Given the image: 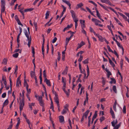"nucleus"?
Segmentation results:
<instances>
[{
    "label": "nucleus",
    "mask_w": 129,
    "mask_h": 129,
    "mask_svg": "<svg viewBox=\"0 0 129 129\" xmlns=\"http://www.w3.org/2000/svg\"><path fill=\"white\" fill-rule=\"evenodd\" d=\"M19 55V54L18 53H16L15 54H13V56L14 57L16 58H17Z\"/></svg>",
    "instance_id": "473e14b6"
},
{
    "label": "nucleus",
    "mask_w": 129,
    "mask_h": 129,
    "mask_svg": "<svg viewBox=\"0 0 129 129\" xmlns=\"http://www.w3.org/2000/svg\"><path fill=\"white\" fill-rule=\"evenodd\" d=\"M23 9H20L19 10V11L21 13L22 15H23V14H24V13L22 10Z\"/></svg>",
    "instance_id": "680f3d73"
},
{
    "label": "nucleus",
    "mask_w": 129,
    "mask_h": 129,
    "mask_svg": "<svg viewBox=\"0 0 129 129\" xmlns=\"http://www.w3.org/2000/svg\"><path fill=\"white\" fill-rule=\"evenodd\" d=\"M89 60V59L88 58L87 59H85L84 61H83L82 62L84 64L88 63Z\"/></svg>",
    "instance_id": "a878e982"
},
{
    "label": "nucleus",
    "mask_w": 129,
    "mask_h": 129,
    "mask_svg": "<svg viewBox=\"0 0 129 129\" xmlns=\"http://www.w3.org/2000/svg\"><path fill=\"white\" fill-rule=\"evenodd\" d=\"M91 20L93 22L95 23V24L96 25H98L99 23H101V22L100 21L94 18H92Z\"/></svg>",
    "instance_id": "7ed1b4c3"
},
{
    "label": "nucleus",
    "mask_w": 129,
    "mask_h": 129,
    "mask_svg": "<svg viewBox=\"0 0 129 129\" xmlns=\"http://www.w3.org/2000/svg\"><path fill=\"white\" fill-rule=\"evenodd\" d=\"M117 45L119 47H120L122 49V50H123V48L122 46V45L120 44L119 42L117 44Z\"/></svg>",
    "instance_id": "58836bf2"
},
{
    "label": "nucleus",
    "mask_w": 129,
    "mask_h": 129,
    "mask_svg": "<svg viewBox=\"0 0 129 129\" xmlns=\"http://www.w3.org/2000/svg\"><path fill=\"white\" fill-rule=\"evenodd\" d=\"M24 33L26 37L27 38V40L28 41L27 45L29 47V48L30 47V45L31 44V36L29 37V34H28V33L26 29H25L24 30Z\"/></svg>",
    "instance_id": "f257e3e1"
},
{
    "label": "nucleus",
    "mask_w": 129,
    "mask_h": 129,
    "mask_svg": "<svg viewBox=\"0 0 129 129\" xmlns=\"http://www.w3.org/2000/svg\"><path fill=\"white\" fill-rule=\"evenodd\" d=\"M110 79L111 80V81H112L113 83H115L116 82V80L114 78H111Z\"/></svg>",
    "instance_id": "49530a36"
},
{
    "label": "nucleus",
    "mask_w": 129,
    "mask_h": 129,
    "mask_svg": "<svg viewBox=\"0 0 129 129\" xmlns=\"http://www.w3.org/2000/svg\"><path fill=\"white\" fill-rule=\"evenodd\" d=\"M5 106H7L9 103V101L8 99L6 100L3 103Z\"/></svg>",
    "instance_id": "c9c22d12"
},
{
    "label": "nucleus",
    "mask_w": 129,
    "mask_h": 129,
    "mask_svg": "<svg viewBox=\"0 0 129 129\" xmlns=\"http://www.w3.org/2000/svg\"><path fill=\"white\" fill-rule=\"evenodd\" d=\"M96 16L97 17L99 18H100L101 17V16L100 14L99 13V12L97 9L96 8Z\"/></svg>",
    "instance_id": "412c9836"
},
{
    "label": "nucleus",
    "mask_w": 129,
    "mask_h": 129,
    "mask_svg": "<svg viewBox=\"0 0 129 129\" xmlns=\"http://www.w3.org/2000/svg\"><path fill=\"white\" fill-rule=\"evenodd\" d=\"M66 111L65 110V109H63V110L61 113L62 114H64L66 113Z\"/></svg>",
    "instance_id": "774afa93"
},
{
    "label": "nucleus",
    "mask_w": 129,
    "mask_h": 129,
    "mask_svg": "<svg viewBox=\"0 0 129 129\" xmlns=\"http://www.w3.org/2000/svg\"><path fill=\"white\" fill-rule=\"evenodd\" d=\"M35 80V82L36 85H38V80L36 76L34 78Z\"/></svg>",
    "instance_id": "bf43d9fd"
},
{
    "label": "nucleus",
    "mask_w": 129,
    "mask_h": 129,
    "mask_svg": "<svg viewBox=\"0 0 129 129\" xmlns=\"http://www.w3.org/2000/svg\"><path fill=\"white\" fill-rule=\"evenodd\" d=\"M15 19L16 21L19 20L18 17L17 15H16L15 16Z\"/></svg>",
    "instance_id": "338daca9"
},
{
    "label": "nucleus",
    "mask_w": 129,
    "mask_h": 129,
    "mask_svg": "<svg viewBox=\"0 0 129 129\" xmlns=\"http://www.w3.org/2000/svg\"><path fill=\"white\" fill-rule=\"evenodd\" d=\"M51 53H52L53 54V51H54V48L53 46V45L52 44H51Z\"/></svg>",
    "instance_id": "052dcab7"
},
{
    "label": "nucleus",
    "mask_w": 129,
    "mask_h": 129,
    "mask_svg": "<svg viewBox=\"0 0 129 129\" xmlns=\"http://www.w3.org/2000/svg\"><path fill=\"white\" fill-rule=\"evenodd\" d=\"M87 77H88V76H89V68L88 67V65H87Z\"/></svg>",
    "instance_id": "7c9ffc66"
},
{
    "label": "nucleus",
    "mask_w": 129,
    "mask_h": 129,
    "mask_svg": "<svg viewBox=\"0 0 129 129\" xmlns=\"http://www.w3.org/2000/svg\"><path fill=\"white\" fill-rule=\"evenodd\" d=\"M92 114V112H91L90 113V115L88 117V121H91V118H90V117L91 116Z\"/></svg>",
    "instance_id": "69168bd1"
},
{
    "label": "nucleus",
    "mask_w": 129,
    "mask_h": 129,
    "mask_svg": "<svg viewBox=\"0 0 129 129\" xmlns=\"http://www.w3.org/2000/svg\"><path fill=\"white\" fill-rule=\"evenodd\" d=\"M17 22L18 23V24L20 25H21L22 26H23V25L21 23L20 21V20H18L17 21Z\"/></svg>",
    "instance_id": "603ef678"
},
{
    "label": "nucleus",
    "mask_w": 129,
    "mask_h": 129,
    "mask_svg": "<svg viewBox=\"0 0 129 129\" xmlns=\"http://www.w3.org/2000/svg\"><path fill=\"white\" fill-rule=\"evenodd\" d=\"M39 103L41 106H42V107H43V106H44V102L43 101L39 102Z\"/></svg>",
    "instance_id": "09e8293b"
},
{
    "label": "nucleus",
    "mask_w": 129,
    "mask_h": 129,
    "mask_svg": "<svg viewBox=\"0 0 129 129\" xmlns=\"http://www.w3.org/2000/svg\"><path fill=\"white\" fill-rule=\"evenodd\" d=\"M54 100L55 102L56 103L59 102L58 97H56L54 98Z\"/></svg>",
    "instance_id": "4c0bfd02"
},
{
    "label": "nucleus",
    "mask_w": 129,
    "mask_h": 129,
    "mask_svg": "<svg viewBox=\"0 0 129 129\" xmlns=\"http://www.w3.org/2000/svg\"><path fill=\"white\" fill-rule=\"evenodd\" d=\"M30 76L31 78H34L36 76L35 75V71H31L30 73Z\"/></svg>",
    "instance_id": "1a4fd4ad"
},
{
    "label": "nucleus",
    "mask_w": 129,
    "mask_h": 129,
    "mask_svg": "<svg viewBox=\"0 0 129 129\" xmlns=\"http://www.w3.org/2000/svg\"><path fill=\"white\" fill-rule=\"evenodd\" d=\"M90 111L89 110H87L83 114V115L82 116V118L81 120V121H83L84 120V117L85 116V118L86 119Z\"/></svg>",
    "instance_id": "f03ea898"
},
{
    "label": "nucleus",
    "mask_w": 129,
    "mask_h": 129,
    "mask_svg": "<svg viewBox=\"0 0 129 129\" xmlns=\"http://www.w3.org/2000/svg\"><path fill=\"white\" fill-rule=\"evenodd\" d=\"M20 84L21 85V80H19V81H18V82H17V80L16 81V86L17 87H18L19 86V84Z\"/></svg>",
    "instance_id": "a211bd4d"
},
{
    "label": "nucleus",
    "mask_w": 129,
    "mask_h": 129,
    "mask_svg": "<svg viewBox=\"0 0 129 129\" xmlns=\"http://www.w3.org/2000/svg\"><path fill=\"white\" fill-rule=\"evenodd\" d=\"M1 7L5 6V4L4 0H1Z\"/></svg>",
    "instance_id": "6ab92c4d"
},
{
    "label": "nucleus",
    "mask_w": 129,
    "mask_h": 129,
    "mask_svg": "<svg viewBox=\"0 0 129 129\" xmlns=\"http://www.w3.org/2000/svg\"><path fill=\"white\" fill-rule=\"evenodd\" d=\"M6 92L4 93H3L2 95V97L4 98H5L6 96Z\"/></svg>",
    "instance_id": "864d4df0"
},
{
    "label": "nucleus",
    "mask_w": 129,
    "mask_h": 129,
    "mask_svg": "<svg viewBox=\"0 0 129 129\" xmlns=\"http://www.w3.org/2000/svg\"><path fill=\"white\" fill-rule=\"evenodd\" d=\"M113 89L114 92L115 93H117V91L116 89V86L115 85L113 86Z\"/></svg>",
    "instance_id": "b1692460"
},
{
    "label": "nucleus",
    "mask_w": 129,
    "mask_h": 129,
    "mask_svg": "<svg viewBox=\"0 0 129 129\" xmlns=\"http://www.w3.org/2000/svg\"><path fill=\"white\" fill-rule=\"evenodd\" d=\"M85 44L84 42L83 41H81L80 44H78V46L77 47V50L81 48L82 46L84 45Z\"/></svg>",
    "instance_id": "9b49d317"
},
{
    "label": "nucleus",
    "mask_w": 129,
    "mask_h": 129,
    "mask_svg": "<svg viewBox=\"0 0 129 129\" xmlns=\"http://www.w3.org/2000/svg\"><path fill=\"white\" fill-rule=\"evenodd\" d=\"M34 9L33 8H29L25 9L24 10L25 12H27L29 11H32Z\"/></svg>",
    "instance_id": "cd10ccee"
},
{
    "label": "nucleus",
    "mask_w": 129,
    "mask_h": 129,
    "mask_svg": "<svg viewBox=\"0 0 129 129\" xmlns=\"http://www.w3.org/2000/svg\"><path fill=\"white\" fill-rule=\"evenodd\" d=\"M83 58V56L81 55H80V57L78 59V61L79 62V63H80V62L82 60Z\"/></svg>",
    "instance_id": "72a5a7b5"
},
{
    "label": "nucleus",
    "mask_w": 129,
    "mask_h": 129,
    "mask_svg": "<svg viewBox=\"0 0 129 129\" xmlns=\"http://www.w3.org/2000/svg\"><path fill=\"white\" fill-rule=\"evenodd\" d=\"M107 46L109 51L112 53H113V51L111 49L109 46L108 45Z\"/></svg>",
    "instance_id": "e433bc0d"
},
{
    "label": "nucleus",
    "mask_w": 129,
    "mask_h": 129,
    "mask_svg": "<svg viewBox=\"0 0 129 129\" xmlns=\"http://www.w3.org/2000/svg\"><path fill=\"white\" fill-rule=\"evenodd\" d=\"M114 19L116 21V22L118 24L122 26V24L120 21L117 19L116 17L114 18Z\"/></svg>",
    "instance_id": "aec40b11"
},
{
    "label": "nucleus",
    "mask_w": 129,
    "mask_h": 129,
    "mask_svg": "<svg viewBox=\"0 0 129 129\" xmlns=\"http://www.w3.org/2000/svg\"><path fill=\"white\" fill-rule=\"evenodd\" d=\"M112 126L113 127H115V124H116L115 123L114 120L112 122H111Z\"/></svg>",
    "instance_id": "5fc2aeb1"
},
{
    "label": "nucleus",
    "mask_w": 129,
    "mask_h": 129,
    "mask_svg": "<svg viewBox=\"0 0 129 129\" xmlns=\"http://www.w3.org/2000/svg\"><path fill=\"white\" fill-rule=\"evenodd\" d=\"M47 50L46 53H47L48 54V53L49 50V49L48 42V44L47 45Z\"/></svg>",
    "instance_id": "8fccbe9b"
},
{
    "label": "nucleus",
    "mask_w": 129,
    "mask_h": 129,
    "mask_svg": "<svg viewBox=\"0 0 129 129\" xmlns=\"http://www.w3.org/2000/svg\"><path fill=\"white\" fill-rule=\"evenodd\" d=\"M74 20V21L75 22V29H76V28L77 26V22L78 21V19H77V18H76V17H75V18H73Z\"/></svg>",
    "instance_id": "9d476101"
},
{
    "label": "nucleus",
    "mask_w": 129,
    "mask_h": 129,
    "mask_svg": "<svg viewBox=\"0 0 129 129\" xmlns=\"http://www.w3.org/2000/svg\"><path fill=\"white\" fill-rule=\"evenodd\" d=\"M100 1L101 2L103 3H105L110 5L111 4V3L109 0H100Z\"/></svg>",
    "instance_id": "f8f14e48"
},
{
    "label": "nucleus",
    "mask_w": 129,
    "mask_h": 129,
    "mask_svg": "<svg viewBox=\"0 0 129 129\" xmlns=\"http://www.w3.org/2000/svg\"><path fill=\"white\" fill-rule=\"evenodd\" d=\"M53 18V17H52L50 20L45 25V26H46L52 20V19Z\"/></svg>",
    "instance_id": "4d7b16f0"
},
{
    "label": "nucleus",
    "mask_w": 129,
    "mask_h": 129,
    "mask_svg": "<svg viewBox=\"0 0 129 129\" xmlns=\"http://www.w3.org/2000/svg\"><path fill=\"white\" fill-rule=\"evenodd\" d=\"M68 67L67 66H66L65 69L62 73V74L63 75L67 74L68 72Z\"/></svg>",
    "instance_id": "6e6552de"
},
{
    "label": "nucleus",
    "mask_w": 129,
    "mask_h": 129,
    "mask_svg": "<svg viewBox=\"0 0 129 129\" xmlns=\"http://www.w3.org/2000/svg\"><path fill=\"white\" fill-rule=\"evenodd\" d=\"M83 4L82 3H80L77 5V6H78V8L76 7V8L77 9L79 8H81V7L83 6Z\"/></svg>",
    "instance_id": "c85d7f7f"
},
{
    "label": "nucleus",
    "mask_w": 129,
    "mask_h": 129,
    "mask_svg": "<svg viewBox=\"0 0 129 129\" xmlns=\"http://www.w3.org/2000/svg\"><path fill=\"white\" fill-rule=\"evenodd\" d=\"M34 24L35 28V30L36 31H37L38 28L37 23L36 22H35V21H34Z\"/></svg>",
    "instance_id": "bb28decb"
},
{
    "label": "nucleus",
    "mask_w": 129,
    "mask_h": 129,
    "mask_svg": "<svg viewBox=\"0 0 129 129\" xmlns=\"http://www.w3.org/2000/svg\"><path fill=\"white\" fill-rule=\"evenodd\" d=\"M102 83L103 85H105L106 83V80L105 79L104 77H102Z\"/></svg>",
    "instance_id": "ea45409f"
},
{
    "label": "nucleus",
    "mask_w": 129,
    "mask_h": 129,
    "mask_svg": "<svg viewBox=\"0 0 129 129\" xmlns=\"http://www.w3.org/2000/svg\"><path fill=\"white\" fill-rule=\"evenodd\" d=\"M121 123L120 122L118 124L116 125L114 127V128L116 129H118V128L121 125Z\"/></svg>",
    "instance_id": "393cba45"
},
{
    "label": "nucleus",
    "mask_w": 129,
    "mask_h": 129,
    "mask_svg": "<svg viewBox=\"0 0 129 129\" xmlns=\"http://www.w3.org/2000/svg\"><path fill=\"white\" fill-rule=\"evenodd\" d=\"M72 26H73V24H70V25H68L67 27H68V28L69 29V28L72 27Z\"/></svg>",
    "instance_id": "e2e57ef3"
},
{
    "label": "nucleus",
    "mask_w": 129,
    "mask_h": 129,
    "mask_svg": "<svg viewBox=\"0 0 129 129\" xmlns=\"http://www.w3.org/2000/svg\"><path fill=\"white\" fill-rule=\"evenodd\" d=\"M81 76H82L81 74H80L79 75L78 79L77 80V82H81V80H80V79Z\"/></svg>",
    "instance_id": "a19ab883"
},
{
    "label": "nucleus",
    "mask_w": 129,
    "mask_h": 129,
    "mask_svg": "<svg viewBox=\"0 0 129 129\" xmlns=\"http://www.w3.org/2000/svg\"><path fill=\"white\" fill-rule=\"evenodd\" d=\"M80 22L81 24L85 25V21L84 20H80Z\"/></svg>",
    "instance_id": "de8ad7c7"
},
{
    "label": "nucleus",
    "mask_w": 129,
    "mask_h": 129,
    "mask_svg": "<svg viewBox=\"0 0 129 129\" xmlns=\"http://www.w3.org/2000/svg\"><path fill=\"white\" fill-rule=\"evenodd\" d=\"M9 81L10 82V87L11 89V91H10V92L11 93V90H12V81L11 80V76H10L9 77Z\"/></svg>",
    "instance_id": "4468645a"
},
{
    "label": "nucleus",
    "mask_w": 129,
    "mask_h": 129,
    "mask_svg": "<svg viewBox=\"0 0 129 129\" xmlns=\"http://www.w3.org/2000/svg\"><path fill=\"white\" fill-rule=\"evenodd\" d=\"M20 101L22 102H24V95H22V100Z\"/></svg>",
    "instance_id": "3c124183"
},
{
    "label": "nucleus",
    "mask_w": 129,
    "mask_h": 129,
    "mask_svg": "<svg viewBox=\"0 0 129 129\" xmlns=\"http://www.w3.org/2000/svg\"><path fill=\"white\" fill-rule=\"evenodd\" d=\"M7 59L6 58H4L3 60V62H2V63H4L5 64H6L7 63Z\"/></svg>",
    "instance_id": "4be33fe9"
},
{
    "label": "nucleus",
    "mask_w": 129,
    "mask_h": 129,
    "mask_svg": "<svg viewBox=\"0 0 129 129\" xmlns=\"http://www.w3.org/2000/svg\"><path fill=\"white\" fill-rule=\"evenodd\" d=\"M1 7V14H2L4 12L5 10V6H3Z\"/></svg>",
    "instance_id": "2eb2a0df"
},
{
    "label": "nucleus",
    "mask_w": 129,
    "mask_h": 129,
    "mask_svg": "<svg viewBox=\"0 0 129 129\" xmlns=\"http://www.w3.org/2000/svg\"><path fill=\"white\" fill-rule=\"evenodd\" d=\"M20 105L19 106V109L20 112L22 110L23 106L24 105V102H22L20 101Z\"/></svg>",
    "instance_id": "39448f33"
},
{
    "label": "nucleus",
    "mask_w": 129,
    "mask_h": 129,
    "mask_svg": "<svg viewBox=\"0 0 129 129\" xmlns=\"http://www.w3.org/2000/svg\"><path fill=\"white\" fill-rule=\"evenodd\" d=\"M59 121L61 123H64V117L63 116L61 115L59 116Z\"/></svg>",
    "instance_id": "20e7f679"
},
{
    "label": "nucleus",
    "mask_w": 129,
    "mask_h": 129,
    "mask_svg": "<svg viewBox=\"0 0 129 129\" xmlns=\"http://www.w3.org/2000/svg\"><path fill=\"white\" fill-rule=\"evenodd\" d=\"M60 54L59 52H58V56L57 59L58 61H59L60 60Z\"/></svg>",
    "instance_id": "13d9d810"
},
{
    "label": "nucleus",
    "mask_w": 129,
    "mask_h": 129,
    "mask_svg": "<svg viewBox=\"0 0 129 129\" xmlns=\"http://www.w3.org/2000/svg\"><path fill=\"white\" fill-rule=\"evenodd\" d=\"M112 116V118L113 119H115V115L114 113V112L112 113L111 114Z\"/></svg>",
    "instance_id": "0e129e2a"
},
{
    "label": "nucleus",
    "mask_w": 129,
    "mask_h": 129,
    "mask_svg": "<svg viewBox=\"0 0 129 129\" xmlns=\"http://www.w3.org/2000/svg\"><path fill=\"white\" fill-rule=\"evenodd\" d=\"M62 1L69 6L70 5H71L70 3L69 2L67 1L66 0H62Z\"/></svg>",
    "instance_id": "c756f323"
},
{
    "label": "nucleus",
    "mask_w": 129,
    "mask_h": 129,
    "mask_svg": "<svg viewBox=\"0 0 129 129\" xmlns=\"http://www.w3.org/2000/svg\"><path fill=\"white\" fill-rule=\"evenodd\" d=\"M49 14H50V12L49 11H47V12L46 13V14H45V15H46L45 19H47L48 18L49 16Z\"/></svg>",
    "instance_id": "5701e85b"
},
{
    "label": "nucleus",
    "mask_w": 129,
    "mask_h": 129,
    "mask_svg": "<svg viewBox=\"0 0 129 129\" xmlns=\"http://www.w3.org/2000/svg\"><path fill=\"white\" fill-rule=\"evenodd\" d=\"M28 85H27V86H26V88L27 92V94H29L31 92V89H28Z\"/></svg>",
    "instance_id": "dca6fc26"
},
{
    "label": "nucleus",
    "mask_w": 129,
    "mask_h": 129,
    "mask_svg": "<svg viewBox=\"0 0 129 129\" xmlns=\"http://www.w3.org/2000/svg\"><path fill=\"white\" fill-rule=\"evenodd\" d=\"M96 36L98 37L99 39V40L101 42H103L104 40V39H105V38H103L99 34H97V35H96Z\"/></svg>",
    "instance_id": "423d86ee"
},
{
    "label": "nucleus",
    "mask_w": 129,
    "mask_h": 129,
    "mask_svg": "<svg viewBox=\"0 0 129 129\" xmlns=\"http://www.w3.org/2000/svg\"><path fill=\"white\" fill-rule=\"evenodd\" d=\"M43 75L45 79L46 78L47 75L46 73V70H45L43 71Z\"/></svg>",
    "instance_id": "79ce46f5"
},
{
    "label": "nucleus",
    "mask_w": 129,
    "mask_h": 129,
    "mask_svg": "<svg viewBox=\"0 0 129 129\" xmlns=\"http://www.w3.org/2000/svg\"><path fill=\"white\" fill-rule=\"evenodd\" d=\"M123 113L125 114L126 113V108L125 106H123Z\"/></svg>",
    "instance_id": "37998d69"
},
{
    "label": "nucleus",
    "mask_w": 129,
    "mask_h": 129,
    "mask_svg": "<svg viewBox=\"0 0 129 129\" xmlns=\"http://www.w3.org/2000/svg\"><path fill=\"white\" fill-rule=\"evenodd\" d=\"M1 88L0 89V93H1L2 90V89H3V88L4 87L3 84L2 83V81H1Z\"/></svg>",
    "instance_id": "2f4dec72"
},
{
    "label": "nucleus",
    "mask_w": 129,
    "mask_h": 129,
    "mask_svg": "<svg viewBox=\"0 0 129 129\" xmlns=\"http://www.w3.org/2000/svg\"><path fill=\"white\" fill-rule=\"evenodd\" d=\"M44 82H46L48 86H51L50 82L49 80L47 79V78L45 79Z\"/></svg>",
    "instance_id": "0eeeda50"
},
{
    "label": "nucleus",
    "mask_w": 129,
    "mask_h": 129,
    "mask_svg": "<svg viewBox=\"0 0 129 129\" xmlns=\"http://www.w3.org/2000/svg\"><path fill=\"white\" fill-rule=\"evenodd\" d=\"M97 111H95L94 114V116H93L92 118H93L94 119H95L97 117Z\"/></svg>",
    "instance_id": "c03bdc74"
},
{
    "label": "nucleus",
    "mask_w": 129,
    "mask_h": 129,
    "mask_svg": "<svg viewBox=\"0 0 129 129\" xmlns=\"http://www.w3.org/2000/svg\"><path fill=\"white\" fill-rule=\"evenodd\" d=\"M105 119V117L104 116H103L100 117V122H101L103 121Z\"/></svg>",
    "instance_id": "f704fd0d"
},
{
    "label": "nucleus",
    "mask_w": 129,
    "mask_h": 129,
    "mask_svg": "<svg viewBox=\"0 0 129 129\" xmlns=\"http://www.w3.org/2000/svg\"><path fill=\"white\" fill-rule=\"evenodd\" d=\"M57 40V38L56 37H54L52 41V43H54L56 42Z\"/></svg>",
    "instance_id": "6e6d98bb"
},
{
    "label": "nucleus",
    "mask_w": 129,
    "mask_h": 129,
    "mask_svg": "<svg viewBox=\"0 0 129 129\" xmlns=\"http://www.w3.org/2000/svg\"><path fill=\"white\" fill-rule=\"evenodd\" d=\"M69 105L68 104H66L65 106L64 107V108L67 110H68V109Z\"/></svg>",
    "instance_id": "a18cd8bd"
},
{
    "label": "nucleus",
    "mask_w": 129,
    "mask_h": 129,
    "mask_svg": "<svg viewBox=\"0 0 129 129\" xmlns=\"http://www.w3.org/2000/svg\"><path fill=\"white\" fill-rule=\"evenodd\" d=\"M70 12L71 14L72 17L73 18L76 17L75 13L74 11L73 10H71Z\"/></svg>",
    "instance_id": "ddd939ff"
},
{
    "label": "nucleus",
    "mask_w": 129,
    "mask_h": 129,
    "mask_svg": "<svg viewBox=\"0 0 129 129\" xmlns=\"http://www.w3.org/2000/svg\"><path fill=\"white\" fill-rule=\"evenodd\" d=\"M90 30L91 32L93 33L96 36V35H97V34L94 32V30L91 27H90Z\"/></svg>",
    "instance_id": "f3484780"
}]
</instances>
